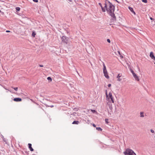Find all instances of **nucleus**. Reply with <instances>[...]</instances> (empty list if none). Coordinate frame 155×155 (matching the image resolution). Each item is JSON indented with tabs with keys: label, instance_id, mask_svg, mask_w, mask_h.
Returning a JSON list of instances; mask_svg holds the SVG:
<instances>
[{
	"label": "nucleus",
	"instance_id": "obj_38",
	"mask_svg": "<svg viewBox=\"0 0 155 155\" xmlns=\"http://www.w3.org/2000/svg\"><path fill=\"white\" fill-rule=\"evenodd\" d=\"M154 137H155V136Z\"/></svg>",
	"mask_w": 155,
	"mask_h": 155
},
{
	"label": "nucleus",
	"instance_id": "obj_25",
	"mask_svg": "<svg viewBox=\"0 0 155 155\" xmlns=\"http://www.w3.org/2000/svg\"><path fill=\"white\" fill-rule=\"evenodd\" d=\"M131 73H132L133 75L134 73H135L132 70H131Z\"/></svg>",
	"mask_w": 155,
	"mask_h": 155
},
{
	"label": "nucleus",
	"instance_id": "obj_2",
	"mask_svg": "<svg viewBox=\"0 0 155 155\" xmlns=\"http://www.w3.org/2000/svg\"><path fill=\"white\" fill-rule=\"evenodd\" d=\"M106 100L108 101V102H107V104L108 105L109 109L112 110L113 107L111 102L113 103L114 102V98L112 96V93L111 92H110L108 94L107 91H106Z\"/></svg>",
	"mask_w": 155,
	"mask_h": 155
},
{
	"label": "nucleus",
	"instance_id": "obj_37",
	"mask_svg": "<svg viewBox=\"0 0 155 155\" xmlns=\"http://www.w3.org/2000/svg\"><path fill=\"white\" fill-rule=\"evenodd\" d=\"M1 12V10H0V12Z\"/></svg>",
	"mask_w": 155,
	"mask_h": 155
},
{
	"label": "nucleus",
	"instance_id": "obj_20",
	"mask_svg": "<svg viewBox=\"0 0 155 155\" xmlns=\"http://www.w3.org/2000/svg\"><path fill=\"white\" fill-rule=\"evenodd\" d=\"M91 111L93 113H97L96 111L95 110H91Z\"/></svg>",
	"mask_w": 155,
	"mask_h": 155
},
{
	"label": "nucleus",
	"instance_id": "obj_5",
	"mask_svg": "<svg viewBox=\"0 0 155 155\" xmlns=\"http://www.w3.org/2000/svg\"><path fill=\"white\" fill-rule=\"evenodd\" d=\"M122 74H119L117 76V81H122Z\"/></svg>",
	"mask_w": 155,
	"mask_h": 155
},
{
	"label": "nucleus",
	"instance_id": "obj_21",
	"mask_svg": "<svg viewBox=\"0 0 155 155\" xmlns=\"http://www.w3.org/2000/svg\"><path fill=\"white\" fill-rule=\"evenodd\" d=\"M142 1L145 3H147V0H142Z\"/></svg>",
	"mask_w": 155,
	"mask_h": 155
},
{
	"label": "nucleus",
	"instance_id": "obj_19",
	"mask_svg": "<svg viewBox=\"0 0 155 155\" xmlns=\"http://www.w3.org/2000/svg\"><path fill=\"white\" fill-rule=\"evenodd\" d=\"M16 10H17V11H20V8H19V7H16Z\"/></svg>",
	"mask_w": 155,
	"mask_h": 155
},
{
	"label": "nucleus",
	"instance_id": "obj_13",
	"mask_svg": "<svg viewBox=\"0 0 155 155\" xmlns=\"http://www.w3.org/2000/svg\"><path fill=\"white\" fill-rule=\"evenodd\" d=\"M79 122L78 121H74L72 123L73 124H79Z\"/></svg>",
	"mask_w": 155,
	"mask_h": 155
},
{
	"label": "nucleus",
	"instance_id": "obj_24",
	"mask_svg": "<svg viewBox=\"0 0 155 155\" xmlns=\"http://www.w3.org/2000/svg\"><path fill=\"white\" fill-rule=\"evenodd\" d=\"M107 41L109 43H110V41L109 39H107Z\"/></svg>",
	"mask_w": 155,
	"mask_h": 155
},
{
	"label": "nucleus",
	"instance_id": "obj_36",
	"mask_svg": "<svg viewBox=\"0 0 155 155\" xmlns=\"http://www.w3.org/2000/svg\"><path fill=\"white\" fill-rule=\"evenodd\" d=\"M118 53H119V54H120V52H118Z\"/></svg>",
	"mask_w": 155,
	"mask_h": 155
},
{
	"label": "nucleus",
	"instance_id": "obj_7",
	"mask_svg": "<svg viewBox=\"0 0 155 155\" xmlns=\"http://www.w3.org/2000/svg\"><path fill=\"white\" fill-rule=\"evenodd\" d=\"M133 76L136 80L137 81H139L140 79H139L138 77L136 74L134 73Z\"/></svg>",
	"mask_w": 155,
	"mask_h": 155
},
{
	"label": "nucleus",
	"instance_id": "obj_10",
	"mask_svg": "<svg viewBox=\"0 0 155 155\" xmlns=\"http://www.w3.org/2000/svg\"><path fill=\"white\" fill-rule=\"evenodd\" d=\"M28 147H29V149L31 151H33L34 150L33 149V148H32V147H31V143H28Z\"/></svg>",
	"mask_w": 155,
	"mask_h": 155
},
{
	"label": "nucleus",
	"instance_id": "obj_17",
	"mask_svg": "<svg viewBox=\"0 0 155 155\" xmlns=\"http://www.w3.org/2000/svg\"><path fill=\"white\" fill-rule=\"evenodd\" d=\"M32 36L34 37H35V35H36V33H35V32L33 31L32 34Z\"/></svg>",
	"mask_w": 155,
	"mask_h": 155
},
{
	"label": "nucleus",
	"instance_id": "obj_30",
	"mask_svg": "<svg viewBox=\"0 0 155 155\" xmlns=\"http://www.w3.org/2000/svg\"><path fill=\"white\" fill-rule=\"evenodd\" d=\"M107 121H108V119H105V121L106 122H107Z\"/></svg>",
	"mask_w": 155,
	"mask_h": 155
},
{
	"label": "nucleus",
	"instance_id": "obj_8",
	"mask_svg": "<svg viewBox=\"0 0 155 155\" xmlns=\"http://www.w3.org/2000/svg\"><path fill=\"white\" fill-rule=\"evenodd\" d=\"M103 73H104V76H105V77L106 78L108 79L109 78V76L108 75V74L107 71H103Z\"/></svg>",
	"mask_w": 155,
	"mask_h": 155
},
{
	"label": "nucleus",
	"instance_id": "obj_6",
	"mask_svg": "<svg viewBox=\"0 0 155 155\" xmlns=\"http://www.w3.org/2000/svg\"><path fill=\"white\" fill-rule=\"evenodd\" d=\"M150 57L153 60H155V57L154 56L153 52H151L150 53Z\"/></svg>",
	"mask_w": 155,
	"mask_h": 155
},
{
	"label": "nucleus",
	"instance_id": "obj_31",
	"mask_svg": "<svg viewBox=\"0 0 155 155\" xmlns=\"http://www.w3.org/2000/svg\"><path fill=\"white\" fill-rule=\"evenodd\" d=\"M6 31L7 32H10V31H8V30H7V31Z\"/></svg>",
	"mask_w": 155,
	"mask_h": 155
},
{
	"label": "nucleus",
	"instance_id": "obj_15",
	"mask_svg": "<svg viewBox=\"0 0 155 155\" xmlns=\"http://www.w3.org/2000/svg\"><path fill=\"white\" fill-rule=\"evenodd\" d=\"M103 67H104L103 71H107V69H106V67L104 64H103Z\"/></svg>",
	"mask_w": 155,
	"mask_h": 155
},
{
	"label": "nucleus",
	"instance_id": "obj_35",
	"mask_svg": "<svg viewBox=\"0 0 155 155\" xmlns=\"http://www.w3.org/2000/svg\"><path fill=\"white\" fill-rule=\"evenodd\" d=\"M3 140H4V141H5V140L3 139Z\"/></svg>",
	"mask_w": 155,
	"mask_h": 155
},
{
	"label": "nucleus",
	"instance_id": "obj_1",
	"mask_svg": "<svg viewBox=\"0 0 155 155\" xmlns=\"http://www.w3.org/2000/svg\"><path fill=\"white\" fill-rule=\"evenodd\" d=\"M104 8L111 17L114 19H115L116 17L114 14V6L109 2L107 1L105 3Z\"/></svg>",
	"mask_w": 155,
	"mask_h": 155
},
{
	"label": "nucleus",
	"instance_id": "obj_26",
	"mask_svg": "<svg viewBox=\"0 0 155 155\" xmlns=\"http://www.w3.org/2000/svg\"><path fill=\"white\" fill-rule=\"evenodd\" d=\"M33 1L34 2H38V0H33Z\"/></svg>",
	"mask_w": 155,
	"mask_h": 155
},
{
	"label": "nucleus",
	"instance_id": "obj_14",
	"mask_svg": "<svg viewBox=\"0 0 155 155\" xmlns=\"http://www.w3.org/2000/svg\"><path fill=\"white\" fill-rule=\"evenodd\" d=\"M96 129L98 131H102V129L101 127H96Z\"/></svg>",
	"mask_w": 155,
	"mask_h": 155
},
{
	"label": "nucleus",
	"instance_id": "obj_12",
	"mask_svg": "<svg viewBox=\"0 0 155 155\" xmlns=\"http://www.w3.org/2000/svg\"><path fill=\"white\" fill-rule=\"evenodd\" d=\"M129 9L134 14H135V12L134 11L133 9L132 8L130 7H129Z\"/></svg>",
	"mask_w": 155,
	"mask_h": 155
},
{
	"label": "nucleus",
	"instance_id": "obj_3",
	"mask_svg": "<svg viewBox=\"0 0 155 155\" xmlns=\"http://www.w3.org/2000/svg\"><path fill=\"white\" fill-rule=\"evenodd\" d=\"M124 153L125 155H136L133 150L129 149H127L124 152Z\"/></svg>",
	"mask_w": 155,
	"mask_h": 155
},
{
	"label": "nucleus",
	"instance_id": "obj_28",
	"mask_svg": "<svg viewBox=\"0 0 155 155\" xmlns=\"http://www.w3.org/2000/svg\"><path fill=\"white\" fill-rule=\"evenodd\" d=\"M93 126L94 127H96V125L94 124H93Z\"/></svg>",
	"mask_w": 155,
	"mask_h": 155
},
{
	"label": "nucleus",
	"instance_id": "obj_11",
	"mask_svg": "<svg viewBox=\"0 0 155 155\" xmlns=\"http://www.w3.org/2000/svg\"><path fill=\"white\" fill-rule=\"evenodd\" d=\"M98 4L101 7L102 11L104 12H105L106 11L105 9L102 6L101 3H99Z\"/></svg>",
	"mask_w": 155,
	"mask_h": 155
},
{
	"label": "nucleus",
	"instance_id": "obj_27",
	"mask_svg": "<svg viewBox=\"0 0 155 155\" xmlns=\"http://www.w3.org/2000/svg\"><path fill=\"white\" fill-rule=\"evenodd\" d=\"M111 86V84H109L108 85V87H110Z\"/></svg>",
	"mask_w": 155,
	"mask_h": 155
},
{
	"label": "nucleus",
	"instance_id": "obj_23",
	"mask_svg": "<svg viewBox=\"0 0 155 155\" xmlns=\"http://www.w3.org/2000/svg\"><path fill=\"white\" fill-rule=\"evenodd\" d=\"M150 131L152 133H154V130H152V129H151L150 130Z\"/></svg>",
	"mask_w": 155,
	"mask_h": 155
},
{
	"label": "nucleus",
	"instance_id": "obj_9",
	"mask_svg": "<svg viewBox=\"0 0 155 155\" xmlns=\"http://www.w3.org/2000/svg\"><path fill=\"white\" fill-rule=\"evenodd\" d=\"M14 101L16 102L21 101L22 100L21 99L19 98H15L14 99Z\"/></svg>",
	"mask_w": 155,
	"mask_h": 155
},
{
	"label": "nucleus",
	"instance_id": "obj_39",
	"mask_svg": "<svg viewBox=\"0 0 155 155\" xmlns=\"http://www.w3.org/2000/svg\"><path fill=\"white\" fill-rule=\"evenodd\" d=\"M154 64H155V62L154 63Z\"/></svg>",
	"mask_w": 155,
	"mask_h": 155
},
{
	"label": "nucleus",
	"instance_id": "obj_33",
	"mask_svg": "<svg viewBox=\"0 0 155 155\" xmlns=\"http://www.w3.org/2000/svg\"><path fill=\"white\" fill-rule=\"evenodd\" d=\"M50 107H54V106L52 105L50 106Z\"/></svg>",
	"mask_w": 155,
	"mask_h": 155
},
{
	"label": "nucleus",
	"instance_id": "obj_16",
	"mask_svg": "<svg viewBox=\"0 0 155 155\" xmlns=\"http://www.w3.org/2000/svg\"><path fill=\"white\" fill-rule=\"evenodd\" d=\"M144 113L143 112H140V117H143L144 115H143Z\"/></svg>",
	"mask_w": 155,
	"mask_h": 155
},
{
	"label": "nucleus",
	"instance_id": "obj_18",
	"mask_svg": "<svg viewBox=\"0 0 155 155\" xmlns=\"http://www.w3.org/2000/svg\"><path fill=\"white\" fill-rule=\"evenodd\" d=\"M47 79L48 81H52V79L50 77H48L47 78Z\"/></svg>",
	"mask_w": 155,
	"mask_h": 155
},
{
	"label": "nucleus",
	"instance_id": "obj_22",
	"mask_svg": "<svg viewBox=\"0 0 155 155\" xmlns=\"http://www.w3.org/2000/svg\"><path fill=\"white\" fill-rule=\"evenodd\" d=\"M12 88H13L16 91H17L18 90V87H15L13 88V87H12Z\"/></svg>",
	"mask_w": 155,
	"mask_h": 155
},
{
	"label": "nucleus",
	"instance_id": "obj_32",
	"mask_svg": "<svg viewBox=\"0 0 155 155\" xmlns=\"http://www.w3.org/2000/svg\"><path fill=\"white\" fill-rule=\"evenodd\" d=\"M39 66L40 67H43V65H40Z\"/></svg>",
	"mask_w": 155,
	"mask_h": 155
},
{
	"label": "nucleus",
	"instance_id": "obj_29",
	"mask_svg": "<svg viewBox=\"0 0 155 155\" xmlns=\"http://www.w3.org/2000/svg\"><path fill=\"white\" fill-rule=\"evenodd\" d=\"M150 19L151 20H154L153 19V18H152V17H150Z\"/></svg>",
	"mask_w": 155,
	"mask_h": 155
},
{
	"label": "nucleus",
	"instance_id": "obj_34",
	"mask_svg": "<svg viewBox=\"0 0 155 155\" xmlns=\"http://www.w3.org/2000/svg\"><path fill=\"white\" fill-rule=\"evenodd\" d=\"M3 140H4V141H5V140L3 139Z\"/></svg>",
	"mask_w": 155,
	"mask_h": 155
},
{
	"label": "nucleus",
	"instance_id": "obj_4",
	"mask_svg": "<svg viewBox=\"0 0 155 155\" xmlns=\"http://www.w3.org/2000/svg\"><path fill=\"white\" fill-rule=\"evenodd\" d=\"M61 39L62 41L64 42L67 44L68 42V40L67 39L66 37L65 36H63L62 37Z\"/></svg>",
	"mask_w": 155,
	"mask_h": 155
}]
</instances>
